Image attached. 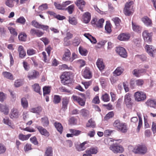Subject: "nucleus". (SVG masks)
<instances>
[{"mask_svg":"<svg viewBox=\"0 0 156 156\" xmlns=\"http://www.w3.org/2000/svg\"><path fill=\"white\" fill-rule=\"evenodd\" d=\"M27 35L24 33H21L18 36V38L20 40L24 41L27 38Z\"/></svg>","mask_w":156,"mask_h":156,"instance_id":"43","label":"nucleus"},{"mask_svg":"<svg viewBox=\"0 0 156 156\" xmlns=\"http://www.w3.org/2000/svg\"><path fill=\"white\" fill-rule=\"evenodd\" d=\"M14 1L18 3L19 0H7L5 2V3L7 6L9 7L12 8L14 6L13 1Z\"/></svg>","mask_w":156,"mask_h":156,"instance_id":"36","label":"nucleus"},{"mask_svg":"<svg viewBox=\"0 0 156 156\" xmlns=\"http://www.w3.org/2000/svg\"><path fill=\"white\" fill-rule=\"evenodd\" d=\"M40 75L38 72L35 70L29 72L27 75V77L30 80L37 78Z\"/></svg>","mask_w":156,"mask_h":156,"instance_id":"9","label":"nucleus"},{"mask_svg":"<svg viewBox=\"0 0 156 156\" xmlns=\"http://www.w3.org/2000/svg\"><path fill=\"white\" fill-rule=\"evenodd\" d=\"M82 21L85 23H88L91 19V14L88 12H86L84 13L82 16Z\"/></svg>","mask_w":156,"mask_h":156,"instance_id":"12","label":"nucleus"},{"mask_svg":"<svg viewBox=\"0 0 156 156\" xmlns=\"http://www.w3.org/2000/svg\"><path fill=\"white\" fill-rule=\"evenodd\" d=\"M109 148L114 153H121L124 151L123 147L120 145L117 144H113L110 145Z\"/></svg>","mask_w":156,"mask_h":156,"instance_id":"3","label":"nucleus"},{"mask_svg":"<svg viewBox=\"0 0 156 156\" xmlns=\"http://www.w3.org/2000/svg\"><path fill=\"white\" fill-rule=\"evenodd\" d=\"M18 51L19 52V57L22 58L24 57L26 55V51L24 50V48L23 46L20 45L18 48Z\"/></svg>","mask_w":156,"mask_h":156,"instance_id":"23","label":"nucleus"},{"mask_svg":"<svg viewBox=\"0 0 156 156\" xmlns=\"http://www.w3.org/2000/svg\"><path fill=\"white\" fill-rule=\"evenodd\" d=\"M32 87L34 90L36 92L41 94L40 92V87L38 83H35L32 86Z\"/></svg>","mask_w":156,"mask_h":156,"instance_id":"44","label":"nucleus"},{"mask_svg":"<svg viewBox=\"0 0 156 156\" xmlns=\"http://www.w3.org/2000/svg\"><path fill=\"white\" fill-rule=\"evenodd\" d=\"M30 34L32 35H36L38 37L42 36L44 34V33L41 31L34 28L31 29L30 31Z\"/></svg>","mask_w":156,"mask_h":156,"instance_id":"11","label":"nucleus"},{"mask_svg":"<svg viewBox=\"0 0 156 156\" xmlns=\"http://www.w3.org/2000/svg\"><path fill=\"white\" fill-rule=\"evenodd\" d=\"M116 51L121 57L123 58H126L127 55L125 49L122 47H117L116 48Z\"/></svg>","mask_w":156,"mask_h":156,"instance_id":"8","label":"nucleus"},{"mask_svg":"<svg viewBox=\"0 0 156 156\" xmlns=\"http://www.w3.org/2000/svg\"><path fill=\"white\" fill-rule=\"evenodd\" d=\"M69 131L71 133H72L73 136H78L80 134L81 132L79 130L73 129H70Z\"/></svg>","mask_w":156,"mask_h":156,"instance_id":"54","label":"nucleus"},{"mask_svg":"<svg viewBox=\"0 0 156 156\" xmlns=\"http://www.w3.org/2000/svg\"><path fill=\"white\" fill-rule=\"evenodd\" d=\"M2 74L4 77L10 80H14L12 75L10 73L7 72H3Z\"/></svg>","mask_w":156,"mask_h":156,"instance_id":"32","label":"nucleus"},{"mask_svg":"<svg viewBox=\"0 0 156 156\" xmlns=\"http://www.w3.org/2000/svg\"><path fill=\"white\" fill-rule=\"evenodd\" d=\"M73 34L69 32H67L66 33V37L64 38V40L65 41L66 40H69L71 39L73 37Z\"/></svg>","mask_w":156,"mask_h":156,"instance_id":"64","label":"nucleus"},{"mask_svg":"<svg viewBox=\"0 0 156 156\" xmlns=\"http://www.w3.org/2000/svg\"><path fill=\"white\" fill-rule=\"evenodd\" d=\"M37 129L42 135L45 136H48L49 135V133L46 129L44 128L42 126H39L37 127Z\"/></svg>","mask_w":156,"mask_h":156,"instance_id":"26","label":"nucleus"},{"mask_svg":"<svg viewBox=\"0 0 156 156\" xmlns=\"http://www.w3.org/2000/svg\"><path fill=\"white\" fill-rule=\"evenodd\" d=\"M53 151L51 147H48L46 148L45 156H52Z\"/></svg>","mask_w":156,"mask_h":156,"instance_id":"40","label":"nucleus"},{"mask_svg":"<svg viewBox=\"0 0 156 156\" xmlns=\"http://www.w3.org/2000/svg\"><path fill=\"white\" fill-rule=\"evenodd\" d=\"M113 126L115 129L123 133H126L127 131L126 124L117 119L115 120L113 123Z\"/></svg>","mask_w":156,"mask_h":156,"instance_id":"1","label":"nucleus"},{"mask_svg":"<svg viewBox=\"0 0 156 156\" xmlns=\"http://www.w3.org/2000/svg\"><path fill=\"white\" fill-rule=\"evenodd\" d=\"M61 100V98L58 95H55L53 98V102L54 103L57 104L59 103Z\"/></svg>","mask_w":156,"mask_h":156,"instance_id":"52","label":"nucleus"},{"mask_svg":"<svg viewBox=\"0 0 156 156\" xmlns=\"http://www.w3.org/2000/svg\"><path fill=\"white\" fill-rule=\"evenodd\" d=\"M32 24L34 27L37 28H40L41 25L35 20H33L32 22Z\"/></svg>","mask_w":156,"mask_h":156,"instance_id":"62","label":"nucleus"},{"mask_svg":"<svg viewBox=\"0 0 156 156\" xmlns=\"http://www.w3.org/2000/svg\"><path fill=\"white\" fill-rule=\"evenodd\" d=\"M95 125L94 122H93L91 119H89L88 122L86 125V127L94 128L95 127Z\"/></svg>","mask_w":156,"mask_h":156,"instance_id":"45","label":"nucleus"},{"mask_svg":"<svg viewBox=\"0 0 156 156\" xmlns=\"http://www.w3.org/2000/svg\"><path fill=\"white\" fill-rule=\"evenodd\" d=\"M135 57L140 59L142 61H146L147 59V57L144 55H136Z\"/></svg>","mask_w":156,"mask_h":156,"instance_id":"58","label":"nucleus"},{"mask_svg":"<svg viewBox=\"0 0 156 156\" xmlns=\"http://www.w3.org/2000/svg\"><path fill=\"white\" fill-rule=\"evenodd\" d=\"M132 28L133 30L136 32H139L141 31V28L139 26L136 25L132 22Z\"/></svg>","mask_w":156,"mask_h":156,"instance_id":"41","label":"nucleus"},{"mask_svg":"<svg viewBox=\"0 0 156 156\" xmlns=\"http://www.w3.org/2000/svg\"><path fill=\"white\" fill-rule=\"evenodd\" d=\"M8 29L11 34L15 36H17V33L14 28L11 27H8Z\"/></svg>","mask_w":156,"mask_h":156,"instance_id":"49","label":"nucleus"},{"mask_svg":"<svg viewBox=\"0 0 156 156\" xmlns=\"http://www.w3.org/2000/svg\"><path fill=\"white\" fill-rule=\"evenodd\" d=\"M20 113L18 110L16 108L12 109L10 112V117L11 119H16L18 118L20 115Z\"/></svg>","mask_w":156,"mask_h":156,"instance_id":"10","label":"nucleus"},{"mask_svg":"<svg viewBox=\"0 0 156 156\" xmlns=\"http://www.w3.org/2000/svg\"><path fill=\"white\" fill-rule=\"evenodd\" d=\"M133 3L132 1H130L126 3L123 10L124 13L126 15L129 16L131 14Z\"/></svg>","mask_w":156,"mask_h":156,"instance_id":"5","label":"nucleus"},{"mask_svg":"<svg viewBox=\"0 0 156 156\" xmlns=\"http://www.w3.org/2000/svg\"><path fill=\"white\" fill-rule=\"evenodd\" d=\"M79 51L80 54L82 56H86L88 53V51L86 49L81 46L79 47Z\"/></svg>","mask_w":156,"mask_h":156,"instance_id":"33","label":"nucleus"},{"mask_svg":"<svg viewBox=\"0 0 156 156\" xmlns=\"http://www.w3.org/2000/svg\"><path fill=\"white\" fill-rule=\"evenodd\" d=\"M132 73L134 75L137 77H139L141 76L139 70L138 69L134 70L133 71Z\"/></svg>","mask_w":156,"mask_h":156,"instance_id":"59","label":"nucleus"},{"mask_svg":"<svg viewBox=\"0 0 156 156\" xmlns=\"http://www.w3.org/2000/svg\"><path fill=\"white\" fill-rule=\"evenodd\" d=\"M31 135L30 134L24 135L22 134H20L19 136V138L22 141L26 140L29 138Z\"/></svg>","mask_w":156,"mask_h":156,"instance_id":"37","label":"nucleus"},{"mask_svg":"<svg viewBox=\"0 0 156 156\" xmlns=\"http://www.w3.org/2000/svg\"><path fill=\"white\" fill-rule=\"evenodd\" d=\"M86 144V142H84L81 144H75V147L77 150L78 151H81L84 150L86 149L85 145Z\"/></svg>","mask_w":156,"mask_h":156,"instance_id":"29","label":"nucleus"},{"mask_svg":"<svg viewBox=\"0 0 156 156\" xmlns=\"http://www.w3.org/2000/svg\"><path fill=\"white\" fill-rule=\"evenodd\" d=\"M30 142L34 145H38V142L37 140V138L35 136H34L31 137L30 139Z\"/></svg>","mask_w":156,"mask_h":156,"instance_id":"56","label":"nucleus"},{"mask_svg":"<svg viewBox=\"0 0 156 156\" xmlns=\"http://www.w3.org/2000/svg\"><path fill=\"white\" fill-rule=\"evenodd\" d=\"M135 100L137 101H140L144 100L146 98V95L143 92L137 91L134 94Z\"/></svg>","mask_w":156,"mask_h":156,"instance_id":"6","label":"nucleus"},{"mask_svg":"<svg viewBox=\"0 0 156 156\" xmlns=\"http://www.w3.org/2000/svg\"><path fill=\"white\" fill-rule=\"evenodd\" d=\"M131 95L128 93L126 94L124 97V101L127 107H129L131 105Z\"/></svg>","mask_w":156,"mask_h":156,"instance_id":"22","label":"nucleus"},{"mask_svg":"<svg viewBox=\"0 0 156 156\" xmlns=\"http://www.w3.org/2000/svg\"><path fill=\"white\" fill-rule=\"evenodd\" d=\"M54 126L57 130L60 133H62L63 127L62 124L58 122H55L54 123Z\"/></svg>","mask_w":156,"mask_h":156,"instance_id":"35","label":"nucleus"},{"mask_svg":"<svg viewBox=\"0 0 156 156\" xmlns=\"http://www.w3.org/2000/svg\"><path fill=\"white\" fill-rule=\"evenodd\" d=\"M70 55L71 52L68 49L66 50L63 55L62 59L66 61H72V59H70Z\"/></svg>","mask_w":156,"mask_h":156,"instance_id":"18","label":"nucleus"},{"mask_svg":"<svg viewBox=\"0 0 156 156\" xmlns=\"http://www.w3.org/2000/svg\"><path fill=\"white\" fill-rule=\"evenodd\" d=\"M54 5L56 8L59 10H63V8L62 6V4H60L58 2H56L54 3Z\"/></svg>","mask_w":156,"mask_h":156,"instance_id":"55","label":"nucleus"},{"mask_svg":"<svg viewBox=\"0 0 156 156\" xmlns=\"http://www.w3.org/2000/svg\"><path fill=\"white\" fill-rule=\"evenodd\" d=\"M82 75L85 79H90L92 76L91 73L87 68L85 69L82 73Z\"/></svg>","mask_w":156,"mask_h":156,"instance_id":"19","label":"nucleus"},{"mask_svg":"<svg viewBox=\"0 0 156 156\" xmlns=\"http://www.w3.org/2000/svg\"><path fill=\"white\" fill-rule=\"evenodd\" d=\"M124 70V69L122 67H119L114 71L113 73L116 76H119L123 72Z\"/></svg>","mask_w":156,"mask_h":156,"instance_id":"30","label":"nucleus"},{"mask_svg":"<svg viewBox=\"0 0 156 156\" xmlns=\"http://www.w3.org/2000/svg\"><path fill=\"white\" fill-rule=\"evenodd\" d=\"M41 121L42 125L44 127H47L48 126L49 122L47 117H44L41 118Z\"/></svg>","mask_w":156,"mask_h":156,"instance_id":"38","label":"nucleus"},{"mask_svg":"<svg viewBox=\"0 0 156 156\" xmlns=\"http://www.w3.org/2000/svg\"><path fill=\"white\" fill-rule=\"evenodd\" d=\"M142 35L145 41L148 43L151 41L152 36L151 33H149L147 30H145L143 32Z\"/></svg>","mask_w":156,"mask_h":156,"instance_id":"7","label":"nucleus"},{"mask_svg":"<svg viewBox=\"0 0 156 156\" xmlns=\"http://www.w3.org/2000/svg\"><path fill=\"white\" fill-rule=\"evenodd\" d=\"M75 4L78 7V8L82 11L83 12V8L84 6L86 4L84 0H76L75 2Z\"/></svg>","mask_w":156,"mask_h":156,"instance_id":"17","label":"nucleus"},{"mask_svg":"<svg viewBox=\"0 0 156 156\" xmlns=\"http://www.w3.org/2000/svg\"><path fill=\"white\" fill-rule=\"evenodd\" d=\"M48 6L47 4H44L39 6L38 9L41 11H43L47 9Z\"/></svg>","mask_w":156,"mask_h":156,"instance_id":"61","label":"nucleus"},{"mask_svg":"<svg viewBox=\"0 0 156 156\" xmlns=\"http://www.w3.org/2000/svg\"><path fill=\"white\" fill-rule=\"evenodd\" d=\"M96 65L101 71L103 70L105 67V66L103 62V60L101 59H98L96 62Z\"/></svg>","mask_w":156,"mask_h":156,"instance_id":"24","label":"nucleus"},{"mask_svg":"<svg viewBox=\"0 0 156 156\" xmlns=\"http://www.w3.org/2000/svg\"><path fill=\"white\" fill-rule=\"evenodd\" d=\"M114 115V113L113 112H109L106 114L104 118L105 120H107L109 119L112 118Z\"/></svg>","mask_w":156,"mask_h":156,"instance_id":"53","label":"nucleus"},{"mask_svg":"<svg viewBox=\"0 0 156 156\" xmlns=\"http://www.w3.org/2000/svg\"><path fill=\"white\" fill-rule=\"evenodd\" d=\"M72 98L74 101L77 102L81 106H84L85 105V101L78 96L73 95L72 97Z\"/></svg>","mask_w":156,"mask_h":156,"instance_id":"14","label":"nucleus"},{"mask_svg":"<svg viewBox=\"0 0 156 156\" xmlns=\"http://www.w3.org/2000/svg\"><path fill=\"white\" fill-rule=\"evenodd\" d=\"M6 148L2 144H0V154L4 153L6 151Z\"/></svg>","mask_w":156,"mask_h":156,"instance_id":"57","label":"nucleus"},{"mask_svg":"<svg viewBox=\"0 0 156 156\" xmlns=\"http://www.w3.org/2000/svg\"><path fill=\"white\" fill-rule=\"evenodd\" d=\"M24 149L25 152L31 150V145L30 144H27L24 146Z\"/></svg>","mask_w":156,"mask_h":156,"instance_id":"63","label":"nucleus"},{"mask_svg":"<svg viewBox=\"0 0 156 156\" xmlns=\"http://www.w3.org/2000/svg\"><path fill=\"white\" fill-rule=\"evenodd\" d=\"M101 98L104 102H108L110 100V97L109 95L107 93H105L104 94H103L101 97Z\"/></svg>","mask_w":156,"mask_h":156,"instance_id":"48","label":"nucleus"},{"mask_svg":"<svg viewBox=\"0 0 156 156\" xmlns=\"http://www.w3.org/2000/svg\"><path fill=\"white\" fill-rule=\"evenodd\" d=\"M105 29L107 33H110L111 31V25L109 22H107Z\"/></svg>","mask_w":156,"mask_h":156,"instance_id":"47","label":"nucleus"},{"mask_svg":"<svg viewBox=\"0 0 156 156\" xmlns=\"http://www.w3.org/2000/svg\"><path fill=\"white\" fill-rule=\"evenodd\" d=\"M130 36L128 34L122 33L119 35L118 37V39L120 41H126L128 40Z\"/></svg>","mask_w":156,"mask_h":156,"instance_id":"21","label":"nucleus"},{"mask_svg":"<svg viewBox=\"0 0 156 156\" xmlns=\"http://www.w3.org/2000/svg\"><path fill=\"white\" fill-rule=\"evenodd\" d=\"M142 20L144 24L147 27H151L152 22L151 19L147 16H144L142 19Z\"/></svg>","mask_w":156,"mask_h":156,"instance_id":"16","label":"nucleus"},{"mask_svg":"<svg viewBox=\"0 0 156 156\" xmlns=\"http://www.w3.org/2000/svg\"><path fill=\"white\" fill-rule=\"evenodd\" d=\"M69 23L73 25H76L77 23L76 19L74 17H69Z\"/></svg>","mask_w":156,"mask_h":156,"instance_id":"42","label":"nucleus"},{"mask_svg":"<svg viewBox=\"0 0 156 156\" xmlns=\"http://www.w3.org/2000/svg\"><path fill=\"white\" fill-rule=\"evenodd\" d=\"M16 22L22 24H24L26 22V20L23 16H21L16 20Z\"/></svg>","mask_w":156,"mask_h":156,"instance_id":"51","label":"nucleus"},{"mask_svg":"<svg viewBox=\"0 0 156 156\" xmlns=\"http://www.w3.org/2000/svg\"><path fill=\"white\" fill-rule=\"evenodd\" d=\"M104 21V20L103 19H101L97 21V23L96 25V27H98L101 28L103 27Z\"/></svg>","mask_w":156,"mask_h":156,"instance_id":"50","label":"nucleus"},{"mask_svg":"<svg viewBox=\"0 0 156 156\" xmlns=\"http://www.w3.org/2000/svg\"><path fill=\"white\" fill-rule=\"evenodd\" d=\"M145 49L147 50L148 54L151 57H153L154 53L155 52L156 49L154 47L151 45H147L145 47Z\"/></svg>","mask_w":156,"mask_h":156,"instance_id":"13","label":"nucleus"},{"mask_svg":"<svg viewBox=\"0 0 156 156\" xmlns=\"http://www.w3.org/2000/svg\"><path fill=\"white\" fill-rule=\"evenodd\" d=\"M0 111L7 115L9 113V109L6 105L0 104Z\"/></svg>","mask_w":156,"mask_h":156,"instance_id":"27","label":"nucleus"},{"mask_svg":"<svg viewBox=\"0 0 156 156\" xmlns=\"http://www.w3.org/2000/svg\"><path fill=\"white\" fill-rule=\"evenodd\" d=\"M21 105L23 109H27L28 107L29 104L27 98L25 97L21 98L20 101Z\"/></svg>","mask_w":156,"mask_h":156,"instance_id":"20","label":"nucleus"},{"mask_svg":"<svg viewBox=\"0 0 156 156\" xmlns=\"http://www.w3.org/2000/svg\"><path fill=\"white\" fill-rule=\"evenodd\" d=\"M80 114L83 117H88L89 115V111L85 109H82L80 111Z\"/></svg>","mask_w":156,"mask_h":156,"instance_id":"39","label":"nucleus"},{"mask_svg":"<svg viewBox=\"0 0 156 156\" xmlns=\"http://www.w3.org/2000/svg\"><path fill=\"white\" fill-rule=\"evenodd\" d=\"M62 83L64 85L69 83L70 82V73L69 72L64 73L61 76Z\"/></svg>","mask_w":156,"mask_h":156,"instance_id":"4","label":"nucleus"},{"mask_svg":"<svg viewBox=\"0 0 156 156\" xmlns=\"http://www.w3.org/2000/svg\"><path fill=\"white\" fill-rule=\"evenodd\" d=\"M74 5H71L66 8V10H67L69 14H71L73 13L74 10Z\"/></svg>","mask_w":156,"mask_h":156,"instance_id":"46","label":"nucleus"},{"mask_svg":"<svg viewBox=\"0 0 156 156\" xmlns=\"http://www.w3.org/2000/svg\"><path fill=\"white\" fill-rule=\"evenodd\" d=\"M43 94L44 96L45 94H49L50 92V88L49 87H45L43 88Z\"/></svg>","mask_w":156,"mask_h":156,"instance_id":"60","label":"nucleus"},{"mask_svg":"<svg viewBox=\"0 0 156 156\" xmlns=\"http://www.w3.org/2000/svg\"><path fill=\"white\" fill-rule=\"evenodd\" d=\"M62 108L64 109H66L68 105L69 99V98L64 97L62 99Z\"/></svg>","mask_w":156,"mask_h":156,"instance_id":"34","label":"nucleus"},{"mask_svg":"<svg viewBox=\"0 0 156 156\" xmlns=\"http://www.w3.org/2000/svg\"><path fill=\"white\" fill-rule=\"evenodd\" d=\"M147 147L144 145H137L134 147L133 151L135 154H144L147 152Z\"/></svg>","mask_w":156,"mask_h":156,"instance_id":"2","label":"nucleus"},{"mask_svg":"<svg viewBox=\"0 0 156 156\" xmlns=\"http://www.w3.org/2000/svg\"><path fill=\"white\" fill-rule=\"evenodd\" d=\"M148 106L156 108V100H148L146 102Z\"/></svg>","mask_w":156,"mask_h":156,"instance_id":"25","label":"nucleus"},{"mask_svg":"<svg viewBox=\"0 0 156 156\" xmlns=\"http://www.w3.org/2000/svg\"><path fill=\"white\" fill-rule=\"evenodd\" d=\"M30 112L39 114L42 111L41 107L38 106L35 108H32L29 109Z\"/></svg>","mask_w":156,"mask_h":156,"instance_id":"28","label":"nucleus"},{"mask_svg":"<svg viewBox=\"0 0 156 156\" xmlns=\"http://www.w3.org/2000/svg\"><path fill=\"white\" fill-rule=\"evenodd\" d=\"M98 152L97 149L96 148L92 147L89 150L86 151V153L83 154V156H92L91 154H96Z\"/></svg>","mask_w":156,"mask_h":156,"instance_id":"15","label":"nucleus"},{"mask_svg":"<svg viewBox=\"0 0 156 156\" xmlns=\"http://www.w3.org/2000/svg\"><path fill=\"white\" fill-rule=\"evenodd\" d=\"M3 122L4 124L9 126L12 128H14V126L13 125H12L11 121L9 120L8 117H6L4 118L3 119Z\"/></svg>","mask_w":156,"mask_h":156,"instance_id":"31","label":"nucleus"}]
</instances>
